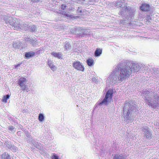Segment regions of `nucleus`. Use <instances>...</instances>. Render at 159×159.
Returning <instances> with one entry per match:
<instances>
[{
  "label": "nucleus",
  "mask_w": 159,
  "mask_h": 159,
  "mask_svg": "<svg viewBox=\"0 0 159 159\" xmlns=\"http://www.w3.org/2000/svg\"><path fill=\"white\" fill-rule=\"evenodd\" d=\"M131 63L128 61H122L115 66L108 79L111 84L120 83L131 75L132 70L130 67Z\"/></svg>",
  "instance_id": "obj_1"
},
{
  "label": "nucleus",
  "mask_w": 159,
  "mask_h": 159,
  "mask_svg": "<svg viewBox=\"0 0 159 159\" xmlns=\"http://www.w3.org/2000/svg\"><path fill=\"white\" fill-rule=\"evenodd\" d=\"M142 94L144 97V100L149 107L154 109L159 107V97L157 94L148 90L142 91Z\"/></svg>",
  "instance_id": "obj_2"
},
{
  "label": "nucleus",
  "mask_w": 159,
  "mask_h": 159,
  "mask_svg": "<svg viewBox=\"0 0 159 159\" xmlns=\"http://www.w3.org/2000/svg\"><path fill=\"white\" fill-rule=\"evenodd\" d=\"M134 10L129 6L127 5L125 7L122 8L119 12V15L127 19H132L134 15Z\"/></svg>",
  "instance_id": "obj_3"
},
{
  "label": "nucleus",
  "mask_w": 159,
  "mask_h": 159,
  "mask_svg": "<svg viewBox=\"0 0 159 159\" xmlns=\"http://www.w3.org/2000/svg\"><path fill=\"white\" fill-rule=\"evenodd\" d=\"M127 105L124 106L123 107V116L124 119V121H125L127 123L131 122L134 120V116H135L134 114H131L129 113L128 111L127 110Z\"/></svg>",
  "instance_id": "obj_4"
},
{
  "label": "nucleus",
  "mask_w": 159,
  "mask_h": 159,
  "mask_svg": "<svg viewBox=\"0 0 159 159\" xmlns=\"http://www.w3.org/2000/svg\"><path fill=\"white\" fill-rule=\"evenodd\" d=\"M113 90L112 89H109L106 93L105 96L102 101L98 103V105L101 106L103 104L107 105L110 101L113 94Z\"/></svg>",
  "instance_id": "obj_5"
},
{
  "label": "nucleus",
  "mask_w": 159,
  "mask_h": 159,
  "mask_svg": "<svg viewBox=\"0 0 159 159\" xmlns=\"http://www.w3.org/2000/svg\"><path fill=\"white\" fill-rule=\"evenodd\" d=\"M127 105V110L128 111L129 113H131V114H134L135 115V112H137L138 111L137 108L136 102L134 101H131L129 103H126L124 106Z\"/></svg>",
  "instance_id": "obj_6"
},
{
  "label": "nucleus",
  "mask_w": 159,
  "mask_h": 159,
  "mask_svg": "<svg viewBox=\"0 0 159 159\" xmlns=\"http://www.w3.org/2000/svg\"><path fill=\"white\" fill-rule=\"evenodd\" d=\"M17 84L21 88V89L23 91H26L27 92L30 91L28 88V86L26 84L27 82L26 79L24 78H21L17 81Z\"/></svg>",
  "instance_id": "obj_7"
},
{
  "label": "nucleus",
  "mask_w": 159,
  "mask_h": 159,
  "mask_svg": "<svg viewBox=\"0 0 159 159\" xmlns=\"http://www.w3.org/2000/svg\"><path fill=\"white\" fill-rule=\"evenodd\" d=\"M141 129L145 138L148 139H150L152 138V133L147 126L144 125L141 128Z\"/></svg>",
  "instance_id": "obj_8"
},
{
  "label": "nucleus",
  "mask_w": 159,
  "mask_h": 159,
  "mask_svg": "<svg viewBox=\"0 0 159 159\" xmlns=\"http://www.w3.org/2000/svg\"><path fill=\"white\" fill-rule=\"evenodd\" d=\"M8 26L11 29L18 30L20 28L21 29V25L19 24L18 21L16 19H12L11 21L10 22V24Z\"/></svg>",
  "instance_id": "obj_9"
},
{
  "label": "nucleus",
  "mask_w": 159,
  "mask_h": 159,
  "mask_svg": "<svg viewBox=\"0 0 159 159\" xmlns=\"http://www.w3.org/2000/svg\"><path fill=\"white\" fill-rule=\"evenodd\" d=\"M128 61V62L131 63L130 67L132 69V72L134 73L139 71L142 67V65H140L138 63H134L132 61Z\"/></svg>",
  "instance_id": "obj_10"
},
{
  "label": "nucleus",
  "mask_w": 159,
  "mask_h": 159,
  "mask_svg": "<svg viewBox=\"0 0 159 159\" xmlns=\"http://www.w3.org/2000/svg\"><path fill=\"white\" fill-rule=\"evenodd\" d=\"M73 66L75 69L78 70L84 71V68L82 63L79 61L75 62L73 64Z\"/></svg>",
  "instance_id": "obj_11"
},
{
  "label": "nucleus",
  "mask_w": 159,
  "mask_h": 159,
  "mask_svg": "<svg viewBox=\"0 0 159 159\" xmlns=\"http://www.w3.org/2000/svg\"><path fill=\"white\" fill-rule=\"evenodd\" d=\"M150 6L147 3L143 4L140 7V9L143 11H148L149 10Z\"/></svg>",
  "instance_id": "obj_12"
},
{
  "label": "nucleus",
  "mask_w": 159,
  "mask_h": 159,
  "mask_svg": "<svg viewBox=\"0 0 159 159\" xmlns=\"http://www.w3.org/2000/svg\"><path fill=\"white\" fill-rule=\"evenodd\" d=\"M127 5L126 3L124 0L117 1L116 3V6L119 7H125V6Z\"/></svg>",
  "instance_id": "obj_13"
},
{
  "label": "nucleus",
  "mask_w": 159,
  "mask_h": 159,
  "mask_svg": "<svg viewBox=\"0 0 159 159\" xmlns=\"http://www.w3.org/2000/svg\"><path fill=\"white\" fill-rule=\"evenodd\" d=\"M24 39L26 42H29L30 44L32 45H34L36 44L37 41L35 39H32L28 37H25Z\"/></svg>",
  "instance_id": "obj_14"
},
{
  "label": "nucleus",
  "mask_w": 159,
  "mask_h": 159,
  "mask_svg": "<svg viewBox=\"0 0 159 159\" xmlns=\"http://www.w3.org/2000/svg\"><path fill=\"white\" fill-rule=\"evenodd\" d=\"M35 55V52L32 51H30L25 52V57L28 59L32 57Z\"/></svg>",
  "instance_id": "obj_15"
},
{
  "label": "nucleus",
  "mask_w": 159,
  "mask_h": 159,
  "mask_svg": "<svg viewBox=\"0 0 159 159\" xmlns=\"http://www.w3.org/2000/svg\"><path fill=\"white\" fill-rule=\"evenodd\" d=\"M3 18L5 23H9V24H10V22L13 19L12 18L7 16H4L3 17Z\"/></svg>",
  "instance_id": "obj_16"
},
{
  "label": "nucleus",
  "mask_w": 159,
  "mask_h": 159,
  "mask_svg": "<svg viewBox=\"0 0 159 159\" xmlns=\"http://www.w3.org/2000/svg\"><path fill=\"white\" fill-rule=\"evenodd\" d=\"M21 43L19 41H14L13 42V46L14 48H20Z\"/></svg>",
  "instance_id": "obj_17"
},
{
  "label": "nucleus",
  "mask_w": 159,
  "mask_h": 159,
  "mask_svg": "<svg viewBox=\"0 0 159 159\" xmlns=\"http://www.w3.org/2000/svg\"><path fill=\"white\" fill-rule=\"evenodd\" d=\"M1 156L2 159H11L10 155L6 152H4Z\"/></svg>",
  "instance_id": "obj_18"
},
{
  "label": "nucleus",
  "mask_w": 159,
  "mask_h": 159,
  "mask_svg": "<svg viewBox=\"0 0 159 159\" xmlns=\"http://www.w3.org/2000/svg\"><path fill=\"white\" fill-rule=\"evenodd\" d=\"M82 31H83V29L82 28L80 27L76 28L75 34L80 35L79 36H80L81 35Z\"/></svg>",
  "instance_id": "obj_19"
},
{
  "label": "nucleus",
  "mask_w": 159,
  "mask_h": 159,
  "mask_svg": "<svg viewBox=\"0 0 159 159\" xmlns=\"http://www.w3.org/2000/svg\"><path fill=\"white\" fill-rule=\"evenodd\" d=\"M31 142L34 147L38 148H40L39 143L38 142V140H35L34 139H32L31 140Z\"/></svg>",
  "instance_id": "obj_20"
},
{
  "label": "nucleus",
  "mask_w": 159,
  "mask_h": 159,
  "mask_svg": "<svg viewBox=\"0 0 159 159\" xmlns=\"http://www.w3.org/2000/svg\"><path fill=\"white\" fill-rule=\"evenodd\" d=\"M30 24L28 22H25L22 25H21L20 27H21V29H23V28L25 29H27V28H29L30 27Z\"/></svg>",
  "instance_id": "obj_21"
},
{
  "label": "nucleus",
  "mask_w": 159,
  "mask_h": 159,
  "mask_svg": "<svg viewBox=\"0 0 159 159\" xmlns=\"http://www.w3.org/2000/svg\"><path fill=\"white\" fill-rule=\"evenodd\" d=\"M51 55L54 56L55 57H57L58 58L60 59L62 56V55L61 52H52L51 53Z\"/></svg>",
  "instance_id": "obj_22"
},
{
  "label": "nucleus",
  "mask_w": 159,
  "mask_h": 159,
  "mask_svg": "<svg viewBox=\"0 0 159 159\" xmlns=\"http://www.w3.org/2000/svg\"><path fill=\"white\" fill-rule=\"evenodd\" d=\"M102 53V50L99 48H97L95 52V55L96 57H98Z\"/></svg>",
  "instance_id": "obj_23"
},
{
  "label": "nucleus",
  "mask_w": 159,
  "mask_h": 159,
  "mask_svg": "<svg viewBox=\"0 0 159 159\" xmlns=\"http://www.w3.org/2000/svg\"><path fill=\"white\" fill-rule=\"evenodd\" d=\"M8 128L11 133H14L16 131V129L13 126H9Z\"/></svg>",
  "instance_id": "obj_24"
},
{
  "label": "nucleus",
  "mask_w": 159,
  "mask_h": 159,
  "mask_svg": "<svg viewBox=\"0 0 159 159\" xmlns=\"http://www.w3.org/2000/svg\"><path fill=\"white\" fill-rule=\"evenodd\" d=\"M86 62L88 65L89 66H92L93 64L94 61L92 59H88Z\"/></svg>",
  "instance_id": "obj_25"
},
{
  "label": "nucleus",
  "mask_w": 159,
  "mask_h": 159,
  "mask_svg": "<svg viewBox=\"0 0 159 159\" xmlns=\"http://www.w3.org/2000/svg\"><path fill=\"white\" fill-rule=\"evenodd\" d=\"M32 31H36L37 30V27L34 25H30L29 28Z\"/></svg>",
  "instance_id": "obj_26"
},
{
  "label": "nucleus",
  "mask_w": 159,
  "mask_h": 159,
  "mask_svg": "<svg viewBox=\"0 0 159 159\" xmlns=\"http://www.w3.org/2000/svg\"><path fill=\"white\" fill-rule=\"evenodd\" d=\"M11 145L12 144H11L10 143L7 141H6L4 143V146L5 148H7L8 149H10Z\"/></svg>",
  "instance_id": "obj_27"
},
{
  "label": "nucleus",
  "mask_w": 159,
  "mask_h": 159,
  "mask_svg": "<svg viewBox=\"0 0 159 159\" xmlns=\"http://www.w3.org/2000/svg\"><path fill=\"white\" fill-rule=\"evenodd\" d=\"M152 71L153 72L154 75L159 74V69L157 68H155L152 69Z\"/></svg>",
  "instance_id": "obj_28"
},
{
  "label": "nucleus",
  "mask_w": 159,
  "mask_h": 159,
  "mask_svg": "<svg viewBox=\"0 0 159 159\" xmlns=\"http://www.w3.org/2000/svg\"><path fill=\"white\" fill-rule=\"evenodd\" d=\"M10 149L14 152H16L17 150V148L13 145H12Z\"/></svg>",
  "instance_id": "obj_29"
},
{
  "label": "nucleus",
  "mask_w": 159,
  "mask_h": 159,
  "mask_svg": "<svg viewBox=\"0 0 159 159\" xmlns=\"http://www.w3.org/2000/svg\"><path fill=\"white\" fill-rule=\"evenodd\" d=\"M39 120L40 121H43L44 120V116L42 113L39 114Z\"/></svg>",
  "instance_id": "obj_30"
},
{
  "label": "nucleus",
  "mask_w": 159,
  "mask_h": 159,
  "mask_svg": "<svg viewBox=\"0 0 159 159\" xmlns=\"http://www.w3.org/2000/svg\"><path fill=\"white\" fill-rule=\"evenodd\" d=\"M114 159H125V158L122 156L118 155H116L113 158Z\"/></svg>",
  "instance_id": "obj_31"
},
{
  "label": "nucleus",
  "mask_w": 159,
  "mask_h": 159,
  "mask_svg": "<svg viewBox=\"0 0 159 159\" xmlns=\"http://www.w3.org/2000/svg\"><path fill=\"white\" fill-rule=\"evenodd\" d=\"M9 95L8 94H7L6 95L4 96L2 99L3 102H7V100L9 98Z\"/></svg>",
  "instance_id": "obj_32"
},
{
  "label": "nucleus",
  "mask_w": 159,
  "mask_h": 159,
  "mask_svg": "<svg viewBox=\"0 0 159 159\" xmlns=\"http://www.w3.org/2000/svg\"><path fill=\"white\" fill-rule=\"evenodd\" d=\"M65 17L67 18H74V16L71 15V14H66Z\"/></svg>",
  "instance_id": "obj_33"
},
{
  "label": "nucleus",
  "mask_w": 159,
  "mask_h": 159,
  "mask_svg": "<svg viewBox=\"0 0 159 159\" xmlns=\"http://www.w3.org/2000/svg\"><path fill=\"white\" fill-rule=\"evenodd\" d=\"M64 47L66 50H67L70 48V45L69 43L67 42L66 43Z\"/></svg>",
  "instance_id": "obj_34"
},
{
  "label": "nucleus",
  "mask_w": 159,
  "mask_h": 159,
  "mask_svg": "<svg viewBox=\"0 0 159 159\" xmlns=\"http://www.w3.org/2000/svg\"><path fill=\"white\" fill-rule=\"evenodd\" d=\"M82 34H81L82 37L83 36V35H87L89 34H88V33H87L88 31L85 30H84L83 29V31H82Z\"/></svg>",
  "instance_id": "obj_35"
},
{
  "label": "nucleus",
  "mask_w": 159,
  "mask_h": 159,
  "mask_svg": "<svg viewBox=\"0 0 159 159\" xmlns=\"http://www.w3.org/2000/svg\"><path fill=\"white\" fill-rule=\"evenodd\" d=\"M67 7L65 4H63L61 6V9L63 10H66V8Z\"/></svg>",
  "instance_id": "obj_36"
},
{
  "label": "nucleus",
  "mask_w": 159,
  "mask_h": 159,
  "mask_svg": "<svg viewBox=\"0 0 159 159\" xmlns=\"http://www.w3.org/2000/svg\"><path fill=\"white\" fill-rule=\"evenodd\" d=\"M52 70H54L56 69V67L55 66H54L52 65L51 66H50L49 67Z\"/></svg>",
  "instance_id": "obj_37"
},
{
  "label": "nucleus",
  "mask_w": 159,
  "mask_h": 159,
  "mask_svg": "<svg viewBox=\"0 0 159 159\" xmlns=\"http://www.w3.org/2000/svg\"><path fill=\"white\" fill-rule=\"evenodd\" d=\"M52 159H59V157L56 155L54 154L52 157Z\"/></svg>",
  "instance_id": "obj_38"
},
{
  "label": "nucleus",
  "mask_w": 159,
  "mask_h": 159,
  "mask_svg": "<svg viewBox=\"0 0 159 159\" xmlns=\"http://www.w3.org/2000/svg\"><path fill=\"white\" fill-rule=\"evenodd\" d=\"M70 32L72 33L75 34L76 28L72 29L70 30Z\"/></svg>",
  "instance_id": "obj_39"
},
{
  "label": "nucleus",
  "mask_w": 159,
  "mask_h": 159,
  "mask_svg": "<svg viewBox=\"0 0 159 159\" xmlns=\"http://www.w3.org/2000/svg\"><path fill=\"white\" fill-rule=\"evenodd\" d=\"M59 13L60 14L64 15L65 16H66V15L67 14L66 12L64 11H60V12Z\"/></svg>",
  "instance_id": "obj_40"
},
{
  "label": "nucleus",
  "mask_w": 159,
  "mask_h": 159,
  "mask_svg": "<svg viewBox=\"0 0 159 159\" xmlns=\"http://www.w3.org/2000/svg\"><path fill=\"white\" fill-rule=\"evenodd\" d=\"M53 62L51 60H49L48 61V64L49 65V66H51L52 65Z\"/></svg>",
  "instance_id": "obj_41"
},
{
  "label": "nucleus",
  "mask_w": 159,
  "mask_h": 159,
  "mask_svg": "<svg viewBox=\"0 0 159 159\" xmlns=\"http://www.w3.org/2000/svg\"><path fill=\"white\" fill-rule=\"evenodd\" d=\"M31 1L33 2H36L40 1L41 0H31Z\"/></svg>",
  "instance_id": "obj_42"
},
{
  "label": "nucleus",
  "mask_w": 159,
  "mask_h": 159,
  "mask_svg": "<svg viewBox=\"0 0 159 159\" xmlns=\"http://www.w3.org/2000/svg\"><path fill=\"white\" fill-rule=\"evenodd\" d=\"M92 80L93 82L95 81L96 80V78L95 77H93L92 79Z\"/></svg>",
  "instance_id": "obj_43"
},
{
  "label": "nucleus",
  "mask_w": 159,
  "mask_h": 159,
  "mask_svg": "<svg viewBox=\"0 0 159 159\" xmlns=\"http://www.w3.org/2000/svg\"><path fill=\"white\" fill-rule=\"evenodd\" d=\"M20 66V64H18L17 65H16L15 66V68H16L19 66Z\"/></svg>",
  "instance_id": "obj_44"
},
{
  "label": "nucleus",
  "mask_w": 159,
  "mask_h": 159,
  "mask_svg": "<svg viewBox=\"0 0 159 159\" xmlns=\"http://www.w3.org/2000/svg\"><path fill=\"white\" fill-rule=\"evenodd\" d=\"M77 12L78 13H81L82 12V11L81 10H79V9H78L77 10Z\"/></svg>",
  "instance_id": "obj_45"
},
{
  "label": "nucleus",
  "mask_w": 159,
  "mask_h": 159,
  "mask_svg": "<svg viewBox=\"0 0 159 159\" xmlns=\"http://www.w3.org/2000/svg\"><path fill=\"white\" fill-rule=\"evenodd\" d=\"M22 111L23 113H25L26 112V110H25V109H23Z\"/></svg>",
  "instance_id": "obj_46"
},
{
  "label": "nucleus",
  "mask_w": 159,
  "mask_h": 159,
  "mask_svg": "<svg viewBox=\"0 0 159 159\" xmlns=\"http://www.w3.org/2000/svg\"><path fill=\"white\" fill-rule=\"evenodd\" d=\"M74 17H74V18H75V19H77L78 18H79V16H74Z\"/></svg>",
  "instance_id": "obj_47"
},
{
  "label": "nucleus",
  "mask_w": 159,
  "mask_h": 159,
  "mask_svg": "<svg viewBox=\"0 0 159 159\" xmlns=\"http://www.w3.org/2000/svg\"><path fill=\"white\" fill-rule=\"evenodd\" d=\"M124 21L123 20H121L120 21V23L121 24H122L123 23Z\"/></svg>",
  "instance_id": "obj_48"
}]
</instances>
